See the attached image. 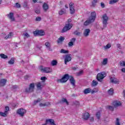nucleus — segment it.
<instances>
[{
    "instance_id": "f257e3e1",
    "label": "nucleus",
    "mask_w": 125,
    "mask_h": 125,
    "mask_svg": "<svg viewBox=\"0 0 125 125\" xmlns=\"http://www.w3.org/2000/svg\"><path fill=\"white\" fill-rule=\"evenodd\" d=\"M67 22V24H66L65 26L62 28V33H66V32L72 29L73 27V24L71 23L72 20L71 19H68Z\"/></svg>"
},
{
    "instance_id": "f03ea898",
    "label": "nucleus",
    "mask_w": 125,
    "mask_h": 125,
    "mask_svg": "<svg viewBox=\"0 0 125 125\" xmlns=\"http://www.w3.org/2000/svg\"><path fill=\"white\" fill-rule=\"evenodd\" d=\"M101 18L104 28H106L107 25H108V20H109V17L107 16V14L103 15Z\"/></svg>"
},
{
    "instance_id": "7ed1b4c3",
    "label": "nucleus",
    "mask_w": 125,
    "mask_h": 125,
    "mask_svg": "<svg viewBox=\"0 0 125 125\" xmlns=\"http://www.w3.org/2000/svg\"><path fill=\"white\" fill-rule=\"evenodd\" d=\"M39 69L42 73H51L52 72V69L49 67H43L42 65H41Z\"/></svg>"
},
{
    "instance_id": "20e7f679",
    "label": "nucleus",
    "mask_w": 125,
    "mask_h": 125,
    "mask_svg": "<svg viewBox=\"0 0 125 125\" xmlns=\"http://www.w3.org/2000/svg\"><path fill=\"white\" fill-rule=\"evenodd\" d=\"M106 77V72H103L100 73H99L97 75V80L99 81V82H102L103 79Z\"/></svg>"
},
{
    "instance_id": "39448f33",
    "label": "nucleus",
    "mask_w": 125,
    "mask_h": 125,
    "mask_svg": "<svg viewBox=\"0 0 125 125\" xmlns=\"http://www.w3.org/2000/svg\"><path fill=\"white\" fill-rule=\"evenodd\" d=\"M70 76H69L68 74H65L63 75L62 78L61 79H60L58 81V82H60V83H66L69 79H70Z\"/></svg>"
},
{
    "instance_id": "423d86ee",
    "label": "nucleus",
    "mask_w": 125,
    "mask_h": 125,
    "mask_svg": "<svg viewBox=\"0 0 125 125\" xmlns=\"http://www.w3.org/2000/svg\"><path fill=\"white\" fill-rule=\"evenodd\" d=\"M35 89V83H32L29 85V88L25 89V92L27 93L30 92H33L34 91V89Z\"/></svg>"
},
{
    "instance_id": "0eeeda50",
    "label": "nucleus",
    "mask_w": 125,
    "mask_h": 125,
    "mask_svg": "<svg viewBox=\"0 0 125 125\" xmlns=\"http://www.w3.org/2000/svg\"><path fill=\"white\" fill-rule=\"evenodd\" d=\"M34 35L35 36H44L45 35V33L43 31V30H36L33 32Z\"/></svg>"
},
{
    "instance_id": "6e6552de",
    "label": "nucleus",
    "mask_w": 125,
    "mask_h": 125,
    "mask_svg": "<svg viewBox=\"0 0 125 125\" xmlns=\"http://www.w3.org/2000/svg\"><path fill=\"white\" fill-rule=\"evenodd\" d=\"M17 113L20 115L21 117H24V115L26 114V110L25 109L20 108L18 109Z\"/></svg>"
},
{
    "instance_id": "1a4fd4ad",
    "label": "nucleus",
    "mask_w": 125,
    "mask_h": 125,
    "mask_svg": "<svg viewBox=\"0 0 125 125\" xmlns=\"http://www.w3.org/2000/svg\"><path fill=\"white\" fill-rule=\"evenodd\" d=\"M45 84L43 82H39L37 84V88L39 90H41L43 86H44Z\"/></svg>"
},
{
    "instance_id": "9d476101",
    "label": "nucleus",
    "mask_w": 125,
    "mask_h": 125,
    "mask_svg": "<svg viewBox=\"0 0 125 125\" xmlns=\"http://www.w3.org/2000/svg\"><path fill=\"white\" fill-rule=\"evenodd\" d=\"M71 55H66L64 58V64H67L68 62H70L72 60V57L70 56Z\"/></svg>"
},
{
    "instance_id": "9b49d317",
    "label": "nucleus",
    "mask_w": 125,
    "mask_h": 125,
    "mask_svg": "<svg viewBox=\"0 0 125 125\" xmlns=\"http://www.w3.org/2000/svg\"><path fill=\"white\" fill-rule=\"evenodd\" d=\"M93 21V19H90L89 18L84 22V26H88L89 24H91Z\"/></svg>"
},
{
    "instance_id": "f8f14e48",
    "label": "nucleus",
    "mask_w": 125,
    "mask_h": 125,
    "mask_svg": "<svg viewBox=\"0 0 125 125\" xmlns=\"http://www.w3.org/2000/svg\"><path fill=\"white\" fill-rule=\"evenodd\" d=\"M7 16L9 18V19H10L11 21H15L14 14L13 13H10L9 14L7 15Z\"/></svg>"
},
{
    "instance_id": "ddd939ff",
    "label": "nucleus",
    "mask_w": 125,
    "mask_h": 125,
    "mask_svg": "<svg viewBox=\"0 0 125 125\" xmlns=\"http://www.w3.org/2000/svg\"><path fill=\"white\" fill-rule=\"evenodd\" d=\"M113 105L114 106V108H118V107L122 106V103L118 101H114L113 102Z\"/></svg>"
},
{
    "instance_id": "4468645a",
    "label": "nucleus",
    "mask_w": 125,
    "mask_h": 125,
    "mask_svg": "<svg viewBox=\"0 0 125 125\" xmlns=\"http://www.w3.org/2000/svg\"><path fill=\"white\" fill-rule=\"evenodd\" d=\"M46 124H48V125H56V124H55V121H54V120L46 119Z\"/></svg>"
},
{
    "instance_id": "2eb2a0df",
    "label": "nucleus",
    "mask_w": 125,
    "mask_h": 125,
    "mask_svg": "<svg viewBox=\"0 0 125 125\" xmlns=\"http://www.w3.org/2000/svg\"><path fill=\"white\" fill-rule=\"evenodd\" d=\"M69 81L70 82V83L73 86H75V85H76V80H75V79L74 77H73V76H70Z\"/></svg>"
},
{
    "instance_id": "dca6fc26",
    "label": "nucleus",
    "mask_w": 125,
    "mask_h": 125,
    "mask_svg": "<svg viewBox=\"0 0 125 125\" xmlns=\"http://www.w3.org/2000/svg\"><path fill=\"white\" fill-rule=\"evenodd\" d=\"M89 113L88 112H85V113L83 114V120L87 121V120H88V118H89Z\"/></svg>"
},
{
    "instance_id": "f3484780",
    "label": "nucleus",
    "mask_w": 125,
    "mask_h": 125,
    "mask_svg": "<svg viewBox=\"0 0 125 125\" xmlns=\"http://www.w3.org/2000/svg\"><path fill=\"white\" fill-rule=\"evenodd\" d=\"M76 42V38H72L70 40V42L68 43V47H71V46H73L74 45V42Z\"/></svg>"
},
{
    "instance_id": "a211bd4d",
    "label": "nucleus",
    "mask_w": 125,
    "mask_h": 125,
    "mask_svg": "<svg viewBox=\"0 0 125 125\" xmlns=\"http://www.w3.org/2000/svg\"><path fill=\"white\" fill-rule=\"evenodd\" d=\"M90 33V29H86L84 30L83 35L84 36V37H88V36H89Z\"/></svg>"
},
{
    "instance_id": "6ab92c4d",
    "label": "nucleus",
    "mask_w": 125,
    "mask_h": 125,
    "mask_svg": "<svg viewBox=\"0 0 125 125\" xmlns=\"http://www.w3.org/2000/svg\"><path fill=\"white\" fill-rule=\"evenodd\" d=\"M90 19H93V21L95 20L96 18V13L95 12H92L91 13V16L89 18Z\"/></svg>"
},
{
    "instance_id": "aec40b11",
    "label": "nucleus",
    "mask_w": 125,
    "mask_h": 125,
    "mask_svg": "<svg viewBox=\"0 0 125 125\" xmlns=\"http://www.w3.org/2000/svg\"><path fill=\"white\" fill-rule=\"evenodd\" d=\"M43 9L45 12H46L47 11V10L48 8H49V6H48V4L46 3H44L42 5Z\"/></svg>"
},
{
    "instance_id": "412c9836",
    "label": "nucleus",
    "mask_w": 125,
    "mask_h": 125,
    "mask_svg": "<svg viewBox=\"0 0 125 125\" xmlns=\"http://www.w3.org/2000/svg\"><path fill=\"white\" fill-rule=\"evenodd\" d=\"M7 80L6 79H1L0 81V86H4L6 84Z\"/></svg>"
},
{
    "instance_id": "4be33fe9",
    "label": "nucleus",
    "mask_w": 125,
    "mask_h": 125,
    "mask_svg": "<svg viewBox=\"0 0 125 125\" xmlns=\"http://www.w3.org/2000/svg\"><path fill=\"white\" fill-rule=\"evenodd\" d=\"M60 103L61 104H63V103H65L67 105H69V102L67 100V99L66 98H62V100L60 101Z\"/></svg>"
},
{
    "instance_id": "5701e85b",
    "label": "nucleus",
    "mask_w": 125,
    "mask_h": 125,
    "mask_svg": "<svg viewBox=\"0 0 125 125\" xmlns=\"http://www.w3.org/2000/svg\"><path fill=\"white\" fill-rule=\"evenodd\" d=\"M110 79L111 83H119V81L117 78L111 77Z\"/></svg>"
},
{
    "instance_id": "b1692460",
    "label": "nucleus",
    "mask_w": 125,
    "mask_h": 125,
    "mask_svg": "<svg viewBox=\"0 0 125 125\" xmlns=\"http://www.w3.org/2000/svg\"><path fill=\"white\" fill-rule=\"evenodd\" d=\"M45 45L46 46V48H48L50 51H52V49L50 48L51 45H50V43H49V42H46Z\"/></svg>"
},
{
    "instance_id": "393cba45",
    "label": "nucleus",
    "mask_w": 125,
    "mask_h": 125,
    "mask_svg": "<svg viewBox=\"0 0 125 125\" xmlns=\"http://www.w3.org/2000/svg\"><path fill=\"white\" fill-rule=\"evenodd\" d=\"M49 105H50V103H49V102H48L45 103L44 104L40 103L39 106H40V107H45V106H49Z\"/></svg>"
},
{
    "instance_id": "a878e982",
    "label": "nucleus",
    "mask_w": 125,
    "mask_h": 125,
    "mask_svg": "<svg viewBox=\"0 0 125 125\" xmlns=\"http://www.w3.org/2000/svg\"><path fill=\"white\" fill-rule=\"evenodd\" d=\"M90 92H91V89L89 88H86L83 90L84 94H87L90 93Z\"/></svg>"
},
{
    "instance_id": "bb28decb",
    "label": "nucleus",
    "mask_w": 125,
    "mask_h": 125,
    "mask_svg": "<svg viewBox=\"0 0 125 125\" xmlns=\"http://www.w3.org/2000/svg\"><path fill=\"white\" fill-rule=\"evenodd\" d=\"M64 40H65V38L64 37L61 36L60 38L58 39L57 40L58 43H60V42H62Z\"/></svg>"
},
{
    "instance_id": "cd10ccee",
    "label": "nucleus",
    "mask_w": 125,
    "mask_h": 125,
    "mask_svg": "<svg viewBox=\"0 0 125 125\" xmlns=\"http://www.w3.org/2000/svg\"><path fill=\"white\" fill-rule=\"evenodd\" d=\"M96 117L98 121L100 120V118H101V113H100V111H98L96 113Z\"/></svg>"
},
{
    "instance_id": "c85d7f7f",
    "label": "nucleus",
    "mask_w": 125,
    "mask_h": 125,
    "mask_svg": "<svg viewBox=\"0 0 125 125\" xmlns=\"http://www.w3.org/2000/svg\"><path fill=\"white\" fill-rule=\"evenodd\" d=\"M66 13V9H62L61 11L59 12V15H63V14H65Z\"/></svg>"
},
{
    "instance_id": "c756f323",
    "label": "nucleus",
    "mask_w": 125,
    "mask_h": 125,
    "mask_svg": "<svg viewBox=\"0 0 125 125\" xmlns=\"http://www.w3.org/2000/svg\"><path fill=\"white\" fill-rule=\"evenodd\" d=\"M73 34L75 36H78V37H80V36H81V35L82 34V32H79V31L78 30H76L73 32Z\"/></svg>"
},
{
    "instance_id": "7c9ffc66",
    "label": "nucleus",
    "mask_w": 125,
    "mask_h": 125,
    "mask_svg": "<svg viewBox=\"0 0 125 125\" xmlns=\"http://www.w3.org/2000/svg\"><path fill=\"white\" fill-rule=\"evenodd\" d=\"M0 57L2 59H6L8 58V57L7 55H4V54H0Z\"/></svg>"
},
{
    "instance_id": "2f4dec72",
    "label": "nucleus",
    "mask_w": 125,
    "mask_h": 125,
    "mask_svg": "<svg viewBox=\"0 0 125 125\" xmlns=\"http://www.w3.org/2000/svg\"><path fill=\"white\" fill-rule=\"evenodd\" d=\"M108 93L109 95H113V94H114V89L110 88L108 90Z\"/></svg>"
},
{
    "instance_id": "473e14b6",
    "label": "nucleus",
    "mask_w": 125,
    "mask_h": 125,
    "mask_svg": "<svg viewBox=\"0 0 125 125\" xmlns=\"http://www.w3.org/2000/svg\"><path fill=\"white\" fill-rule=\"evenodd\" d=\"M8 63L10 65H13V64H14V58H12L11 60L8 62Z\"/></svg>"
},
{
    "instance_id": "72a5a7b5",
    "label": "nucleus",
    "mask_w": 125,
    "mask_h": 125,
    "mask_svg": "<svg viewBox=\"0 0 125 125\" xmlns=\"http://www.w3.org/2000/svg\"><path fill=\"white\" fill-rule=\"evenodd\" d=\"M8 112L7 111H4V112H0V116L2 117H6L8 114Z\"/></svg>"
},
{
    "instance_id": "f704fd0d",
    "label": "nucleus",
    "mask_w": 125,
    "mask_h": 125,
    "mask_svg": "<svg viewBox=\"0 0 125 125\" xmlns=\"http://www.w3.org/2000/svg\"><path fill=\"white\" fill-rule=\"evenodd\" d=\"M57 61L56 60H53L51 61V64L52 66H56L57 65Z\"/></svg>"
},
{
    "instance_id": "c9c22d12",
    "label": "nucleus",
    "mask_w": 125,
    "mask_h": 125,
    "mask_svg": "<svg viewBox=\"0 0 125 125\" xmlns=\"http://www.w3.org/2000/svg\"><path fill=\"white\" fill-rule=\"evenodd\" d=\"M70 14H74L75 13V9L74 8V7H70Z\"/></svg>"
},
{
    "instance_id": "e433bc0d",
    "label": "nucleus",
    "mask_w": 125,
    "mask_h": 125,
    "mask_svg": "<svg viewBox=\"0 0 125 125\" xmlns=\"http://www.w3.org/2000/svg\"><path fill=\"white\" fill-rule=\"evenodd\" d=\"M97 84H98V82H97L95 80H93L92 83V86H96V85H97Z\"/></svg>"
},
{
    "instance_id": "4c0bfd02",
    "label": "nucleus",
    "mask_w": 125,
    "mask_h": 125,
    "mask_svg": "<svg viewBox=\"0 0 125 125\" xmlns=\"http://www.w3.org/2000/svg\"><path fill=\"white\" fill-rule=\"evenodd\" d=\"M107 63H108V59H104L102 62L103 65H106L107 64Z\"/></svg>"
},
{
    "instance_id": "58836bf2",
    "label": "nucleus",
    "mask_w": 125,
    "mask_h": 125,
    "mask_svg": "<svg viewBox=\"0 0 125 125\" xmlns=\"http://www.w3.org/2000/svg\"><path fill=\"white\" fill-rule=\"evenodd\" d=\"M12 36V33L10 32L8 35H7L5 37V40H7V39H10Z\"/></svg>"
},
{
    "instance_id": "ea45409f",
    "label": "nucleus",
    "mask_w": 125,
    "mask_h": 125,
    "mask_svg": "<svg viewBox=\"0 0 125 125\" xmlns=\"http://www.w3.org/2000/svg\"><path fill=\"white\" fill-rule=\"evenodd\" d=\"M60 53H69V51L62 49L60 51Z\"/></svg>"
},
{
    "instance_id": "a19ab883",
    "label": "nucleus",
    "mask_w": 125,
    "mask_h": 125,
    "mask_svg": "<svg viewBox=\"0 0 125 125\" xmlns=\"http://www.w3.org/2000/svg\"><path fill=\"white\" fill-rule=\"evenodd\" d=\"M107 108L108 109V110H110V111H114V107L112 106L107 105Z\"/></svg>"
},
{
    "instance_id": "79ce46f5",
    "label": "nucleus",
    "mask_w": 125,
    "mask_h": 125,
    "mask_svg": "<svg viewBox=\"0 0 125 125\" xmlns=\"http://www.w3.org/2000/svg\"><path fill=\"white\" fill-rule=\"evenodd\" d=\"M115 125H121V123H120V119L119 118H116Z\"/></svg>"
},
{
    "instance_id": "37998d69",
    "label": "nucleus",
    "mask_w": 125,
    "mask_h": 125,
    "mask_svg": "<svg viewBox=\"0 0 125 125\" xmlns=\"http://www.w3.org/2000/svg\"><path fill=\"white\" fill-rule=\"evenodd\" d=\"M41 101V99H38L37 101H35L33 103V105H36L37 103H39V102H40Z\"/></svg>"
},
{
    "instance_id": "c03bdc74",
    "label": "nucleus",
    "mask_w": 125,
    "mask_h": 125,
    "mask_svg": "<svg viewBox=\"0 0 125 125\" xmlns=\"http://www.w3.org/2000/svg\"><path fill=\"white\" fill-rule=\"evenodd\" d=\"M23 6L24 8H29V7H28V3L26 2L23 3Z\"/></svg>"
},
{
    "instance_id": "a18cd8bd",
    "label": "nucleus",
    "mask_w": 125,
    "mask_h": 125,
    "mask_svg": "<svg viewBox=\"0 0 125 125\" xmlns=\"http://www.w3.org/2000/svg\"><path fill=\"white\" fill-rule=\"evenodd\" d=\"M111 47V44H107L106 46H104L105 49H108V48H110Z\"/></svg>"
},
{
    "instance_id": "49530a36",
    "label": "nucleus",
    "mask_w": 125,
    "mask_h": 125,
    "mask_svg": "<svg viewBox=\"0 0 125 125\" xmlns=\"http://www.w3.org/2000/svg\"><path fill=\"white\" fill-rule=\"evenodd\" d=\"M120 64L121 66H122L123 67H125V62L123 61V62H120Z\"/></svg>"
},
{
    "instance_id": "de8ad7c7",
    "label": "nucleus",
    "mask_w": 125,
    "mask_h": 125,
    "mask_svg": "<svg viewBox=\"0 0 125 125\" xmlns=\"http://www.w3.org/2000/svg\"><path fill=\"white\" fill-rule=\"evenodd\" d=\"M47 78L45 77H42L41 78V81H42L43 83H44L45 80H47Z\"/></svg>"
},
{
    "instance_id": "09e8293b",
    "label": "nucleus",
    "mask_w": 125,
    "mask_h": 125,
    "mask_svg": "<svg viewBox=\"0 0 125 125\" xmlns=\"http://www.w3.org/2000/svg\"><path fill=\"white\" fill-rule=\"evenodd\" d=\"M83 74V71L81 70L78 73L77 75L78 76H82Z\"/></svg>"
},
{
    "instance_id": "8fccbe9b",
    "label": "nucleus",
    "mask_w": 125,
    "mask_h": 125,
    "mask_svg": "<svg viewBox=\"0 0 125 125\" xmlns=\"http://www.w3.org/2000/svg\"><path fill=\"white\" fill-rule=\"evenodd\" d=\"M116 1H114V0H111L110 1H109V4H114V3H116Z\"/></svg>"
},
{
    "instance_id": "3c124183",
    "label": "nucleus",
    "mask_w": 125,
    "mask_h": 125,
    "mask_svg": "<svg viewBox=\"0 0 125 125\" xmlns=\"http://www.w3.org/2000/svg\"><path fill=\"white\" fill-rule=\"evenodd\" d=\"M16 6L17 8H20V7H21V5L19 3H16Z\"/></svg>"
},
{
    "instance_id": "603ef678",
    "label": "nucleus",
    "mask_w": 125,
    "mask_h": 125,
    "mask_svg": "<svg viewBox=\"0 0 125 125\" xmlns=\"http://www.w3.org/2000/svg\"><path fill=\"white\" fill-rule=\"evenodd\" d=\"M13 89H16L17 88H18V86L17 85H14L12 86Z\"/></svg>"
},
{
    "instance_id": "864d4df0",
    "label": "nucleus",
    "mask_w": 125,
    "mask_h": 125,
    "mask_svg": "<svg viewBox=\"0 0 125 125\" xmlns=\"http://www.w3.org/2000/svg\"><path fill=\"white\" fill-rule=\"evenodd\" d=\"M42 20V18L39 17H37L36 19V21H41Z\"/></svg>"
},
{
    "instance_id": "5fc2aeb1",
    "label": "nucleus",
    "mask_w": 125,
    "mask_h": 125,
    "mask_svg": "<svg viewBox=\"0 0 125 125\" xmlns=\"http://www.w3.org/2000/svg\"><path fill=\"white\" fill-rule=\"evenodd\" d=\"M101 6L102 8H104V7H105V4H104V2H101Z\"/></svg>"
},
{
    "instance_id": "6e6d98bb",
    "label": "nucleus",
    "mask_w": 125,
    "mask_h": 125,
    "mask_svg": "<svg viewBox=\"0 0 125 125\" xmlns=\"http://www.w3.org/2000/svg\"><path fill=\"white\" fill-rule=\"evenodd\" d=\"M35 13H36L37 14H40L41 13V11L39 9L35 10Z\"/></svg>"
},
{
    "instance_id": "4d7b16f0",
    "label": "nucleus",
    "mask_w": 125,
    "mask_h": 125,
    "mask_svg": "<svg viewBox=\"0 0 125 125\" xmlns=\"http://www.w3.org/2000/svg\"><path fill=\"white\" fill-rule=\"evenodd\" d=\"M24 35V37H26V38H30V35L27 33H26Z\"/></svg>"
},
{
    "instance_id": "13d9d810",
    "label": "nucleus",
    "mask_w": 125,
    "mask_h": 125,
    "mask_svg": "<svg viewBox=\"0 0 125 125\" xmlns=\"http://www.w3.org/2000/svg\"><path fill=\"white\" fill-rule=\"evenodd\" d=\"M8 111H9V107L7 106L5 107V111H7V113H8Z\"/></svg>"
},
{
    "instance_id": "bf43d9fd",
    "label": "nucleus",
    "mask_w": 125,
    "mask_h": 125,
    "mask_svg": "<svg viewBox=\"0 0 125 125\" xmlns=\"http://www.w3.org/2000/svg\"><path fill=\"white\" fill-rule=\"evenodd\" d=\"M96 3L95 2L92 1V6H93V7H94V6H95L96 5Z\"/></svg>"
},
{
    "instance_id": "052dcab7",
    "label": "nucleus",
    "mask_w": 125,
    "mask_h": 125,
    "mask_svg": "<svg viewBox=\"0 0 125 125\" xmlns=\"http://www.w3.org/2000/svg\"><path fill=\"white\" fill-rule=\"evenodd\" d=\"M73 5H74V3H73V2H70V3H69V7H74L73 6Z\"/></svg>"
},
{
    "instance_id": "680f3d73",
    "label": "nucleus",
    "mask_w": 125,
    "mask_h": 125,
    "mask_svg": "<svg viewBox=\"0 0 125 125\" xmlns=\"http://www.w3.org/2000/svg\"><path fill=\"white\" fill-rule=\"evenodd\" d=\"M90 122H94V118L93 117L90 118Z\"/></svg>"
},
{
    "instance_id": "e2e57ef3",
    "label": "nucleus",
    "mask_w": 125,
    "mask_h": 125,
    "mask_svg": "<svg viewBox=\"0 0 125 125\" xmlns=\"http://www.w3.org/2000/svg\"><path fill=\"white\" fill-rule=\"evenodd\" d=\"M91 92L92 94H93V93H95L96 92H97V91H95L94 89H93L92 90H91Z\"/></svg>"
},
{
    "instance_id": "0e129e2a",
    "label": "nucleus",
    "mask_w": 125,
    "mask_h": 125,
    "mask_svg": "<svg viewBox=\"0 0 125 125\" xmlns=\"http://www.w3.org/2000/svg\"><path fill=\"white\" fill-rule=\"evenodd\" d=\"M121 71L123 72V73H125V68L124 67L121 69Z\"/></svg>"
},
{
    "instance_id": "69168bd1",
    "label": "nucleus",
    "mask_w": 125,
    "mask_h": 125,
    "mask_svg": "<svg viewBox=\"0 0 125 125\" xmlns=\"http://www.w3.org/2000/svg\"><path fill=\"white\" fill-rule=\"evenodd\" d=\"M118 48H119V49H121V45L120 44H118L117 45Z\"/></svg>"
},
{
    "instance_id": "338daca9",
    "label": "nucleus",
    "mask_w": 125,
    "mask_h": 125,
    "mask_svg": "<svg viewBox=\"0 0 125 125\" xmlns=\"http://www.w3.org/2000/svg\"><path fill=\"white\" fill-rule=\"evenodd\" d=\"M28 78H29V76L26 75L24 76L25 80H28Z\"/></svg>"
},
{
    "instance_id": "774afa93",
    "label": "nucleus",
    "mask_w": 125,
    "mask_h": 125,
    "mask_svg": "<svg viewBox=\"0 0 125 125\" xmlns=\"http://www.w3.org/2000/svg\"><path fill=\"white\" fill-rule=\"evenodd\" d=\"M77 69H78V67H72V70H74V71L77 70Z\"/></svg>"
}]
</instances>
